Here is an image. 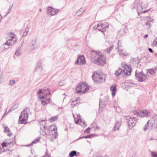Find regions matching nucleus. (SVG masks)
Masks as SVG:
<instances>
[{"label": "nucleus", "mask_w": 157, "mask_h": 157, "mask_svg": "<svg viewBox=\"0 0 157 157\" xmlns=\"http://www.w3.org/2000/svg\"><path fill=\"white\" fill-rule=\"evenodd\" d=\"M90 129V128H88L86 129V131L87 132V133H88L89 132V131H88V129Z\"/></svg>", "instance_id": "nucleus-55"}, {"label": "nucleus", "mask_w": 157, "mask_h": 157, "mask_svg": "<svg viewBox=\"0 0 157 157\" xmlns=\"http://www.w3.org/2000/svg\"><path fill=\"white\" fill-rule=\"evenodd\" d=\"M98 25L99 26H101V28H102L104 31L105 30V29L106 28L108 27L109 26L108 23L107 22H105L104 23H101V25Z\"/></svg>", "instance_id": "nucleus-20"}, {"label": "nucleus", "mask_w": 157, "mask_h": 157, "mask_svg": "<svg viewBox=\"0 0 157 157\" xmlns=\"http://www.w3.org/2000/svg\"><path fill=\"white\" fill-rule=\"evenodd\" d=\"M151 155L152 157H157V154L154 151H151Z\"/></svg>", "instance_id": "nucleus-39"}, {"label": "nucleus", "mask_w": 157, "mask_h": 157, "mask_svg": "<svg viewBox=\"0 0 157 157\" xmlns=\"http://www.w3.org/2000/svg\"><path fill=\"white\" fill-rule=\"evenodd\" d=\"M59 10L56 9L51 7L48 6L47 10V13L51 15L52 16H54L59 11Z\"/></svg>", "instance_id": "nucleus-11"}, {"label": "nucleus", "mask_w": 157, "mask_h": 157, "mask_svg": "<svg viewBox=\"0 0 157 157\" xmlns=\"http://www.w3.org/2000/svg\"><path fill=\"white\" fill-rule=\"evenodd\" d=\"M3 128H4V132H10V129L5 125H3Z\"/></svg>", "instance_id": "nucleus-29"}, {"label": "nucleus", "mask_w": 157, "mask_h": 157, "mask_svg": "<svg viewBox=\"0 0 157 157\" xmlns=\"http://www.w3.org/2000/svg\"><path fill=\"white\" fill-rule=\"evenodd\" d=\"M148 50L149 51V52H150L151 53L153 52L152 49L151 48H148Z\"/></svg>", "instance_id": "nucleus-48"}, {"label": "nucleus", "mask_w": 157, "mask_h": 157, "mask_svg": "<svg viewBox=\"0 0 157 157\" xmlns=\"http://www.w3.org/2000/svg\"><path fill=\"white\" fill-rule=\"evenodd\" d=\"M15 81L14 80H10V81L9 84L10 86H13L15 84Z\"/></svg>", "instance_id": "nucleus-36"}, {"label": "nucleus", "mask_w": 157, "mask_h": 157, "mask_svg": "<svg viewBox=\"0 0 157 157\" xmlns=\"http://www.w3.org/2000/svg\"><path fill=\"white\" fill-rule=\"evenodd\" d=\"M8 14L6 13V14H5L4 16V17H6L7 16Z\"/></svg>", "instance_id": "nucleus-60"}, {"label": "nucleus", "mask_w": 157, "mask_h": 157, "mask_svg": "<svg viewBox=\"0 0 157 157\" xmlns=\"http://www.w3.org/2000/svg\"><path fill=\"white\" fill-rule=\"evenodd\" d=\"M44 120H41L39 121L40 123V128L41 130L40 132L42 135L44 136L46 135L45 130L47 129V128H46L45 127V123L44 122Z\"/></svg>", "instance_id": "nucleus-10"}, {"label": "nucleus", "mask_w": 157, "mask_h": 157, "mask_svg": "<svg viewBox=\"0 0 157 157\" xmlns=\"http://www.w3.org/2000/svg\"><path fill=\"white\" fill-rule=\"evenodd\" d=\"M2 146L3 148L7 146L6 143L4 142L2 143Z\"/></svg>", "instance_id": "nucleus-45"}, {"label": "nucleus", "mask_w": 157, "mask_h": 157, "mask_svg": "<svg viewBox=\"0 0 157 157\" xmlns=\"http://www.w3.org/2000/svg\"><path fill=\"white\" fill-rule=\"evenodd\" d=\"M101 25V23H99L97 25H95L94 26V28L95 29H98L99 31L101 32H104V30L102 28H101V26H99L98 25Z\"/></svg>", "instance_id": "nucleus-21"}, {"label": "nucleus", "mask_w": 157, "mask_h": 157, "mask_svg": "<svg viewBox=\"0 0 157 157\" xmlns=\"http://www.w3.org/2000/svg\"><path fill=\"white\" fill-rule=\"evenodd\" d=\"M128 123V125L129 128H131L135 126L137 122L136 118V117H128L126 119Z\"/></svg>", "instance_id": "nucleus-8"}, {"label": "nucleus", "mask_w": 157, "mask_h": 157, "mask_svg": "<svg viewBox=\"0 0 157 157\" xmlns=\"http://www.w3.org/2000/svg\"><path fill=\"white\" fill-rule=\"evenodd\" d=\"M39 46V44L37 42L36 39H33L30 43L29 48L31 51H33L37 48Z\"/></svg>", "instance_id": "nucleus-9"}, {"label": "nucleus", "mask_w": 157, "mask_h": 157, "mask_svg": "<svg viewBox=\"0 0 157 157\" xmlns=\"http://www.w3.org/2000/svg\"><path fill=\"white\" fill-rule=\"evenodd\" d=\"M75 155H77V151H71L69 154L70 157H73Z\"/></svg>", "instance_id": "nucleus-25"}, {"label": "nucleus", "mask_w": 157, "mask_h": 157, "mask_svg": "<svg viewBox=\"0 0 157 157\" xmlns=\"http://www.w3.org/2000/svg\"><path fill=\"white\" fill-rule=\"evenodd\" d=\"M148 36V35L147 34H146L145 35V36H144V38H146Z\"/></svg>", "instance_id": "nucleus-56"}, {"label": "nucleus", "mask_w": 157, "mask_h": 157, "mask_svg": "<svg viewBox=\"0 0 157 157\" xmlns=\"http://www.w3.org/2000/svg\"><path fill=\"white\" fill-rule=\"evenodd\" d=\"M154 140V139H153V138L152 137H150V140Z\"/></svg>", "instance_id": "nucleus-54"}, {"label": "nucleus", "mask_w": 157, "mask_h": 157, "mask_svg": "<svg viewBox=\"0 0 157 157\" xmlns=\"http://www.w3.org/2000/svg\"><path fill=\"white\" fill-rule=\"evenodd\" d=\"M82 123L83 124L84 126H85L86 125V123L85 121H83Z\"/></svg>", "instance_id": "nucleus-51"}, {"label": "nucleus", "mask_w": 157, "mask_h": 157, "mask_svg": "<svg viewBox=\"0 0 157 157\" xmlns=\"http://www.w3.org/2000/svg\"><path fill=\"white\" fill-rule=\"evenodd\" d=\"M3 151H1V152H0V155L1 154V153H2V152H4L5 151V150L4 149H3L2 150Z\"/></svg>", "instance_id": "nucleus-52"}, {"label": "nucleus", "mask_w": 157, "mask_h": 157, "mask_svg": "<svg viewBox=\"0 0 157 157\" xmlns=\"http://www.w3.org/2000/svg\"><path fill=\"white\" fill-rule=\"evenodd\" d=\"M107 75L95 72L93 74L92 78L95 82H104L105 81Z\"/></svg>", "instance_id": "nucleus-4"}, {"label": "nucleus", "mask_w": 157, "mask_h": 157, "mask_svg": "<svg viewBox=\"0 0 157 157\" xmlns=\"http://www.w3.org/2000/svg\"><path fill=\"white\" fill-rule=\"evenodd\" d=\"M10 10H9V11L7 13V14H8L10 13Z\"/></svg>", "instance_id": "nucleus-58"}, {"label": "nucleus", "mask_w": 157, "mask_h": 157, "mask_svg": "<svg viewBox=\"0 0 157 157\" xmlns=\"http://www.w3.org/2000/svg\"><path fill=\"white\" fill-rule=\"evenodd\" d=\"M110 90L112 91V95L113 97H114L116 94L117 90L116 85H112L110 88Z\"/></svg>", "instance_id": "nucleus-19"}, {"label": "nucleus", "mask_w": 157, "mask_h": 157, "mask_svg": "<svg viewBox=\"0 0 157 157\" xmlns=\"http://www.w3.org/2000/svg\"><path fill=\"white\" fill-rule=\"evenodd\" d=\"M73 116L74 118L75 123L77 124L80 121H81L80 115L79 114H78L77 115V118L75 117V116L74 115H73Z\"/></svg>", "instance_id": "nucleus-23"}, {"label": "nucleus", "mask_w": 157, "mask_h": 157, "mask_svg": "<svg viewBox=\"0 0 157 157\" xmlns=\"http://www.w3.org/2000/svg\"><path fill=\"white\" fill-rule=\"evenodd\" d=\"M76 13L78 15H80L81 14H82V13H81V10L80 9L79 10H78V11L76 12Z\"/></svg>", "instance_id": "nucleus-43"}, {"label": "nucleus", "mask_w": 157, "mask_h": 157, "mask_svg": "<svg viewBox=\"0 0 157 157\" xmlns=\"http://www.w3.org/2000/svg\"><path fill=\"white\" fill-rule=\"evenodd\" d=\"M39 140V139L36 138L35 139V140L33 141L31 144L27 145V146L31 147L32 146L33 144H35L36 142H38Z\"/></svg>", "instance_id": "nucleus-27"}, {"label": "nucleus", "mask_w": 157, "mask_h": 157, "mask_svg": "<svg viewBox=\"0 0 157 157\" xmlns=\"http://www.w3.org/2000/svg\"><path fill=\"white\" fill-rule=\"evenodd\" d=\"M117 49L118 50L120 55L122 56H126L128 55V54L122 48V45L119 44V42H118Z\"/></svg>", "instance_id": "nucleus-12"}, {"label": "nucleus", "mask_w": 157, "mask_h": 157, "mask_svg": "<svg viewBox=\"0 0 157 157\" xmlns=\"http://www.w3.org/2000/svg\"><path fill=\"white\" fill-rule=\"evenodd\" d=\"M93 128L95 129V127H92V128H91V129H93Z\"/></svg>", "instance_id": "nucleus-62"}, {"label": "nucleus", "mask_w": 157, "mask_h": 157, "mask_svg": "<svg viewBox=\"0 0 157 157\" xmlns=\"http://www.w3.org/2000/svg\"><path fill=\"white\" fill-rule=\"evenodd\" d=\"M30 112V109L25 108L21 112L19 119L20 123L25 124L27 122L29 117V113Z\"/></svg>", "instance_id": "nucleus-3"}, {"label": "nucleus", "mask_w": 157, "mask_h": 157, "mask_svg": "<svg viewBox=\"0 0 157 157\" xmlns=\"http://www.w3.org/2000/svg\"><path fill=\"white\" fill-rule=\"evenodd\" d=\"M8 40L10 42V41H13V44L15 42L17 41L16 39L13 36H12L10 37V38L8 39Z\"/></svg>", "instance_id": "nucleus-28"}, {"label": "nucleus", "mask_w": 157, "mask_h": 157, "mask_svg": "<svg viewBox=\"0 0 157 157\" xmlns=\"http://www.w3.org/2000/svg\"><path fill=\"white\" fill-rule=\"evenodd\" d=\"M96 128L98 129L99 128V127L97 126H96Z\"/></svg>", "instance_id": "nucleus-57"}, {"label": "nucleus", "mask_w": 157, "mask_h": 157, "mask_svg": "<svg viewBox=\"0 0 157 157\" xmlns=\"http://www.w3.org/2000/svg\"><path fill=\"white\" fill-rule=\"evenodd\" d=\"M21 54V49L18 48L15 52V55L17 56H19Z\"/></svg>", "instance_id": "nucleus-34"}, {"label": "nucleus", "mask_w": 157, "mask_h": 157, "mask_svg": "<svg viewBox=\"0 0 157 157\" xmlns=\"http://www.w3.org/2000/svg\"><path fill=\"white\" fill-rule=\"evenodd\" d=\"M64 82L63 81H61L58 83V85L59 86H62L64 84Z\"/></svg>", "instance_id": "nucleus-42"}, {"label": "nucleus", "mask_w": 157, "mask_h": 157, "mask_svg": "<svg viewBox=\"0 0 157 157\" xmlns=\"http://www.w3.org/2000/svg\"><path fill=\"white\" fill-rule=\"evenodd\" d=\"M156 70V68H152L151 69H149L148 71V72L151 74V75H153L154 74L155 72V71Z\"/></svg>", "instance_id": "nucleus-26"}, {"label": "nucleus", "mask_w": 157, "mask_h": 157, "mask_svg": "<svg viewBox=\"0 0 157 157\" xmlns=\"http://www.w3.org/2000/svg\"><path fill=\"white\" fill-rule=\"evenodd\" d=\"M53 130L55 132V133L56 134V136L55 137L56 138V136H57V135H56V134L57 133V128H54L53 129Z\"/></svg>", "instance_id": "nucleus-47"}, {"label": "nucleus", "mask_w": 157, "mask_h": 157, "mask_svg": "<svg viewBox=\"0 0 157 157\" xmlns=\"http://www.w3.org/2000/svg\"><path fill=\"white\" fill-rule=\"evenodd\" d=\"M144 19L147 21L145 23V24L147 26V29L150 28L151 25V23L152 20L148 16L144 17Z\"/></svg>", "instance_id": "nucleus-17"}, {"label": "nucleus", "mask_w": 157, "mask_h": 157, "mask_svg": "<svg viewBox=\"0 0 157 157\" xmlns=\"http://www.w3.org/2000/svg\"><path fill=\"white\" fill-rule=\"evenodd\" d=\"M92 134H90L89 135L86 136H84L80 137L78 138V139H82V138H90L92 136Z\"/></svg>", "instance_id": "nucleus-37"}, {"label": "nucleus", "mask_w": 157, "mask_h": 157, "mask_svg": "<svg viewBox=\"0 0 157 157\" xmlns=\"http://www.w3.org/2000/svg\"><path fill=\"white\" fill-rule=\"evenodd\" d=\"M86 63L85 58L82 55L79 56L77 59L75 63V64L81 65L85 64Z\"/></svg>", "instance_id": "nucleus-15"}, {"label": "nucleus", "mask_w": 157, "mask_h": 157, "mask_svg": "<svg viewBox=\"0 0 157 157\" xmlns=\"http://www.w3.org/2000/svg\"><path fill=\"white\" fill-rule=\"evenodd\" d=\"M123 69V72L125 75H129L132 71L131 68L126 64L122 63L121 64Z\"/></svg>", "instance_id": "nucleus-7"}, {"label": "nucleus", "mask_w": 157, "mask_h": 157, "mask_svg": "<svg viewBox=\"0 0 157 157\" xmlns=\"http://www.w3.org/2000/svg\"><path fill=\"white\" fill-rule=\"evenodd\" d=\"M138 116L140 117H147L149 116L150 112L146 110H143L139 112H136Z\"/></svg>", "instance_id": "nucleus-13"}, {"label": "nucleus", "mask_w": 157, "mask_h": 157, "mask_svg": "<svg viewBox=\"0 0 157 157\" xmlns=\"http://www.w3.org/2000/svg\"><path fill=\"white\" fill-rule=\"evenodd\" d=\"M79 98H77L75 100V101H72V103H71V105L73 107H74L75 105H76V104H77V103H76V104H74V103L75 102V101H77L78 100H79Z\"/></svg>", "instance_id": "nucleus-41"}, {"label": "nucleus", "mask_w": 157, "mask_h": 157, "mask_svg": "<svg viewBox=\"0 0 157 157\" xmlns=\"http://www.w3.org/2000/svg\"><path fill=\"white\" fill-rule=\"evenodd\" d=\"M114 107L117 112H119L121 111V108L119 106H117V105H116V104H114Z\"/></svg>", "instance_id": "nucleus-31"}, {"label": "nucleus", "mask_w": 157, "mask_h": 157, "mask_svg": "<svg viewBox=\"0 0 157 157\" xmlns=\"http://www.w3.org/2000/svg\"><path fill=\"white\" fill-rule=\"evenodd\" d=\"M121 121H117L113 128L114 131H116L118 130L120 126L121 125Z\"/></svg>", "instance_id": "nucleus-18"}, {"label": "nucleus", "mask_w": 157, "mask_h": 157, "mask_svg": "<svg viewBox=\"0 0 157 157\" xmlns=\"http://www.w3.org/2000/svg\"><path fill=\"white\" fill-rule=\"evenodd\" d=\"M3 78L2 77L0 76V83H2L3 82Z\"/></svg>", "instance_id": "nucleus-46"}, {"label": "nucleus", "mask_w": 157, "mask_h": 157, "mask_svg": "<svg viewBox=\"0 0 157 157\" xmlns=\"http://www.w3.org/2000/svg\"><path fill=\"white\" fill-rule=\"evenodd\" d=\"M154 122V121H150V120H149L144 127V131H145L147 128L150 130L151 128H152L155 125V124Z\"/></svg>", "instance_id": "nucleus-14"}, {"label": "nucleus", "mask_w": 157, "mask_h": 157, "mask_svg": "<svg viewBox=\"0 0 157 157\" xmlns=\"http://www.w3.org/2000/svg\"><path fill=\"white\" fill-rule=\"evenodd\" d=\"M4 44L8 46H12L13 44V43L12 44V42H10L8 40L6 41Z\"/></svg>", "instance_id": "nucleus-38"}, {"label": "nucleus", "mask_w": 157, "mask_h": 157, "mask_svg": "<svg viewBox=\"0 0 157 157\" xmlns=\"http://www.w3.org/2000/svg\"><path fill=\"white\" fill-rule=\"evenodd\" d=\"M152 44V45H153L154 46L157 47V37L155 38Z\"/></svg>", "instance_id": "nucleus-33"}, {"label": "nucleus", "mask_w": 157, "mask_h": 157, "mask_svg": "<svg viewBox=\"0 0 157 157\" xmlns=\"http://www.w3.org/2000/svg\"><path fill=\"white\" fill-rule=\"evenodd\" d=\"M41 9H40V10H39V11L40 12H41Z\"/></svg>", "instance_id": "nucleus-61"}, {"label": "nucleus", "mask_w": 157, "mask_h": 157, "mask_svg": "<svg viewBox=\"0 0 157 157\" xmlns=\"http://www.w3.org/2000/svg\"><path fill=\"white\" fill-rule=\"evenodd\" d=\"M12 7H10V10H11V9H12Z\"/></svg>", "instance_id": "nucleus-63"}, {"label": "nucleus", "mask_w": 157, "mask_h": 157, "mask_svg": "<svg viewBox=\"0 0 157 157\" xmlns=\"http://www.w3.org/2000/svg\"><path fill=\"white\" fill-rule=\"evenodd\" d=\"M147 10L144 11L143 12V13H145V12H147Z\"/></svg>", "instance_id": "nucleus-59"}, {"label": "nucleus", "mask_w": 157, "mask_h": 157, "mask_svg": "<svg viewBox=\"0 0 157 157\" xmlns=\"http://www.w3.org/2000/svg\"><path fill=\"white\" fill-rule=\"evenodd\" d=\"M123 72V69L119 68L118 70L115 71V74L116 76H119Z\"/></svg>", "instance_id": "nucleus-22"}, {"label": "nucleus", "mask_w": 157, "mask_h": 157, "mask_svg": "<svg viewBox=\"0 0 157 157\" xmlns=\"http://www.w3.org/2000/svg\"><path fill=\"white\" fill-rule=\"evenodd\" d=\"M37 94H39V97L43 105H44L49 102L51 93L48 88L39 89Z\"/></svg>", "instance_id": "nucleus-2"}, {"label": "nucleus", "mask_w": 157, "mask_h": 157, "mask_svg": "<svg viewBox=\"0 0 157 157\" xmlns=\"http://www.w3.org/2000/svg\"><path fill=\"white\" fill-rule=\"evenodd\" d=\"M135 76L137 79L140 82H143L146 78L147 76L142 71L140 72L136 71H135Z\"/></svg>", "instance_id": "nucleus-6"}, {"label": "nucleus", "mask_w": 157, "mask_h": 157, "mask_svg": "<svg viewBox=\"0 0 157 157\" xmlns=\"http://www.w3.org/2000/svg\"><path fill=\"white\" fill-rule=\"evenodd\" d=\"M57 119V116H55L51 118L50 121L51 122H52L56 120Z\"/></svg>", "instance_id": "nucleus-35"}, {"label": "nucleus", "mask_w": 157, "mask_h": 157, "mask_svg": "<svg viewBox=\"0 0 157 157\" xmlns=\"http://www.w3.org/2000/svg\"><path fill=\"white\" fill-rule=\"evenodd\" d=\"M18 104H17V105H13V107H12V108H11L10 109V110L8 112V113H9V112H10L12 111H13V110L15 108H17L18 107Z\"/></svg>", "instance_id": "nucleus-30"}, {"label": "nucleus", "mask_w": 157, "mask_h": 157, "mask_svg": "<svg viewBox=\"0 0 157 157\" xmlns=\"http://www.w3.org/2000/svg\"><path fill=\"white\" fill-rule=\"evenodd\" d=\"M89 90V87L88 86L85 82H82L79 84L76 87V92L77 93H82L85 94Z\"/></svg>", "instance_id": "nucleus-5"}, {"label": "nucleus", "mask_w": 157, "mask_h": 157, "mask_svg": "<svg viewBox=\"0 0 157 157\" xmlns=\"http://www.w3.org/2000/svg\"><path fill=\"white\" fill-rule=\"evenodd\" d=\"M90 57L92 62L97 65H101L106 63V56L99 51H92Z\"/></svg>", "instance_id": "nucleus-1"}, {"label": "nucleus", "mask_w": 157, "mask_h": 157, "mask_svg": "<svg viewBox=\"0 0 157 157\" xmlns=\"http://www.w3.org/2000/svg\"><path fill=\"white\" fill-rule=\"evenodd\" d=\"M22 47V44L21 43V44L18 47V48H19L20 49H21V47Z\"/></svg>", "instance_id": "nucleus-49"}, {"label": "nucleus", "mask_w": 157, "mask_h": 157, "mask_svg": "<svg viewBox=\"0 0 157 157\" xmlns=\"http://www.w3.org/2000/svg\"><path fill=\"white\" fill-rule=\"evenodd\" d=\"M132 157H136L135 156H132Z\"/></svg>", "instance_id": "nucleus-64"}, {"label": "nucleus", "mask_w": 157, "mask_h": 157, "mask_svg": "<svg viewBox=\"0 0 157 157\" xmlns=\"http://www.w3.org/2000/svg\"><path fill=\"white\" fill-rule=\"evenodd\" d=\"M43 68L42 66V63L41 62H39L36 67L35 70L38 73H40L43 70Z\"/></svg>", "instance_id": "nucleus-16"}, {"label": "nucleus", "mask_w": 157, "mask_h": 157, "mask_svg": "<svg viewBox=\"0 0 157 157\" xmlns=\"http://www.w3.org/2000/svg\"><path fill=\"white\" fill-rule=\"evenodd\" d=\"M116 104V105H117V102L116 100H114L113 102V107H114V104Z\"/></svg>", "instance_id": "nucleus-50"}, {"label": "nucleus", "mask_w": 157, "mask_h": 157, "mask_svg": "<svg viewBox=\"0 0 157 157\" xmlns=\"http://www.w3.org/2000/svg\"><path fill=\"white\" fill-rule=\"evenodd\" d=\"M50 155H49L48 154V153L47 152H46L45 155L43 156V157H50Z\"/></svg>", "instance_id": "nucleus-44"}, {"label": "nucleus", "mask_w": 157, "mask_h": 157, "mask_svg": "<svg viewBox=\"0 0 157 157\" xmlns=\"http://www.w3.org/2000/svg\"><path fill=\"white\" fill-rule=\"evenodd\" d=\"M29 31V29L28 28H26L25 30V31L23 33V36H26L27 35Z\"/></svg>", "instance_id": "nucleus-32"}, {"label": "nucleus", "mask_w": 157, "mask_h": 157, "mask_svg": "<svg viewBox=\"0 0 157 157\" xmlns=\"http://www.w3.org/2000/svg\"><path fill=\"white\" fill-rule=\"evenodd\" d=\"M113 48V46H111L109 48H108L107 50H106L105 53H107V54H109V53L110 51Z\"/></svg>", "instance_id": "nucleus-40"}, {"label": "nucleus", "mask_w": 157, "mask_h": 157, "mask_svg": "<svg viewBox=\"0 0 157 157\" xmlns=\"http://www.w3.org/2000/svg\"><path fill=\"white\" fill-rule=\"evenodd\" d=\"M106 105V103L105 102H103L101 101H100L99 104V108H102L105 106Z\"/></svg>", "instance_id": "nucleus-24"}, {"label": "nucleus", "mask_w": 157, "mask_h": 157, "mask_svg": "<svg viewBox=\"0 0 157 157\" xmlns=\"http://www.w3.org/2000/svg\"><path fill=\"white\" fill-rule=\"evenodd\" d=\"M3 147H2L0 146V152H1V151H3L2 150L3 149Z\"/></svg>", "instance_id": "nucleus-53"}]
</instances>
